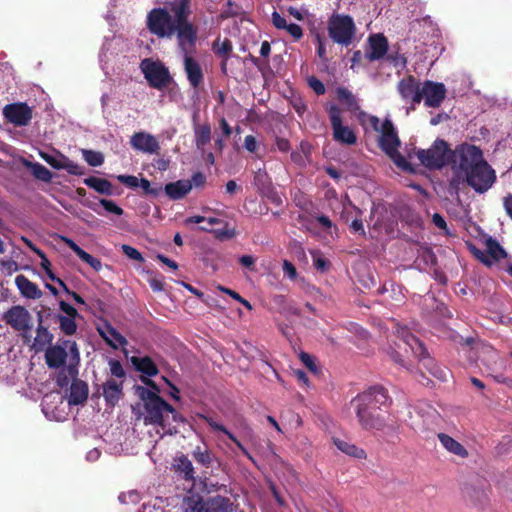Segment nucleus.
<instances>
[{
  "instance_id": "1",
  "label": "nucleus",
  "mask_w": 512,
  "mask_h": 512,
  "mask_svg": "<svg viewBox=\"0 0 512 512\" xmlns=\"http://www.w3.org/2000/svg\"><path fill=\"white\" fill-rule=\"evenodd\" d=\"M171 12L161 7L153 8L147 15L146 26L158 38L171 39L176 35L178 48L184 54L187 79L196 89L203 82L204 74L200 64L191 56L195 51L198 29L189 21V1L180 0L171 7Z\"/></svg>"
},
{
  "instance_id": "2",
  "label": "nucleus",
  "mask_w": 512,
  "mask_h": 512,
  "mask_svg": "<svg viewBox=\"0 0 512 512\" xmlns=\"http://www.w3.org/2000/svg\"><path fill=\"white\" fill-rule=\"evenodd\" d=\"M359 425L367 431L395 432L394 426L387 424L380 411L391 404L387 389L382 386H371L359 393L351 401Z\"/></svg>"
},
{
  "instance_id": "3",
  "label": "nucleus",
  "mask_w": 512,
  "mask_h": 512,
  "mask_svg": "<svg viewBox=\"0 0 512 512\" xmlns=\"http://www.w3.org/2000/svg\"><path fill=\"white\" fill-rule=\"evenodd\" d=\"M134 390L135 394L143 402V408L145 410L143 417L144 424L158 425L169 434L176 432V430L172 431L171 428H167L164 418L166 411H172L173 406L147 387L135 385Z\"/></svg>"
},
{
  "instance_id": "4",
  "label": "nucleus",
  "mask_w": 512,
  "mask_h": 512,
  "mask_svg": "<svg viewBox=\"0 0 512 512\" xmlns=\"http://www.w3.org/2000/svg\"><path fill=\"white\" fill-rule=\"evenodd\" d=\"M182 512H233V503L228 497L215 495L204 499L197 492H189L183 497Z\"/></svg>"
},
{
  "instance_id": "5",
  "label": "nucleus",
  "mask_w": 512,
  "mask_h": 512,
  "mask_svg": "<svg viewBox=\"0 0 512 512\" xmlns=\"http://www.w3.org/2000/svg\"><path fill=\"white\" fill-rule=\"evenodd\" d=\"M484 159L482 150L472 144L462 143L450 153V164L453 171L462 177L469 169Z\"/></svg>"
},
{
  "instance_id": "6",
  "label": "nucleus",
  "mask_w": 512,
  "mask_h": 512,
  "mask_svg": "<svg viewBox=\"0 0 512 512\" xmlns=\"http://www.w3.org/2000/svg\"><path fill=\"white\" fill-rule=\"evenodd\" d=\"M402 341L410 347L414 355L419 359L422 366L428 370V372L435 378L445 381L447 377V371L440 367L435 361L429 356L427 349L423 343L410 333L407 329H402Z\"/></svg>"
},
{
  "instance_id": "7",
  "label": "nucleus",
  "mask_w": 512,
  "mask_h": 512,
  "mask_svg": "<svg viewBox=\"0 0 512 512\" xmlns=\"http://www.w3.org/2000/svg\"><path fill=\"white\" fill-rule=\"evenodd\" d=\"M450 149L443 139H436L430 148L419 149L416 153L420 163L429 169H441L450 164Z\"/></svg>"
},
{
  "instance_id": "8",
  "label": "nucleus",
  "mask_w": 512,
  "mask_h": 512,
  "mask_svg": "<svg viewBox=\"0 0 512 512\" xmlns=\"http://www.w3.org/2000/svg\"><path fill=\"white\" fill-rule=\"evenodd\" d=\"M477 193L488 191L496 181L494 169L483 159L462 176Z\"/></svg>"
},
{
  "instance_id": "9",
  "label": "nucleus",
  "mask_w": 512,
  "mask_h": 512,
  "mask_svg": "<svg viewBox=\"0 0 512 512\" xmlns=\"http://www.w3.org/2000/svg\"><path fill=\"white\" fill-rule=\"evenodd\" d=\"M355 24L351 16L334 14L328 21V34L333 42L349 46L355 34Z\"/></svg>"
},
{
  "instance_id": "10",
  "label": "nucleus",
  "mask_w": 512,
  "mask_h": 512,
  "mask_svg": "<svg viewBox=\"0 0 512 512\" xmlns=\"http://www.w3.org/2000/svg\"><path fill=\"white\" fill-rule=\"evenodd\" d=\"M369 122L375 131L380 132L378 145L385 154L395 152V149L400 147L401 141L391 119H384L380 125L379 118L371 116Z\"/></svg>"
},
{
  "instance_id": "11",
  "label": "nucleus",
  "mask_w": 512,
  "mask_h": 512,
  "mask_svg": "<svg viewBox=\"0 0 512 512\" xmlns=\"http://www.w3.org/2000/svg\"><path fill=\"white\" fill-rule=\"evenodd\" d=\"M140 68L150 87L162 90L172 81L168 68L160 61L146 58L141 61Z\"/></svg>"
},
{
  "instance_id": "12",
  "label": "nucleus",
  "mask_w": 512,
  "mask_h": 512,
  "mask_svg": "<svg viewBox=\"0 0 512 512\" xmlns=\"http://www.w3.org/2000/svg\"><path fill=\"white\" fill-rule=\"evenodd\" d=\"M331 128L333 130V139L344 145H354L357 142L355 132L342 123L341 109L336 104H331L327 109Z\"/></svg>"
},
{
  "instance_id": "13",
  "label": "nucleus",
  "mask_w": 512,
  "mask_h": 512,
  "mask_svg": "<svg viewBox=\"0 0 512 512\" xmlns=\"http://www.w3.org/2000/svg\"><path fill=\"white\" fill-rule=\"evenodd\" d=\"M3 116L7 120V122L18 126H27L32 117V108L28 106L25 102H17L7 104L3 108Z\"/></svg>"
},
{
  "instance_id": "14",
  "label": "nucleus",
  "mask_w": 512,
  "mask_h": 512,
  "mask_svg": "<svg viewBox=\"0 0 512 512\" xmlns=\"http://www.w3.org/2000/svg\"><path fill=\"white\" fill-rule=\"evenodd\" d=\"M421 94L425 106L438 108L446 97V88L443 83L427 80L422 85Z\"/></svg>"
},
{
  "instance_id": "15",
  "label": "nucleus",
  "mask_w": 512,
  "mask_h": 512,
  "mask_svg": "<svg viewBox=\"0 0 512 512\" xmlns=\"http://www.w3.org/2000/svg\"><path fill=\"white\" fill-rule=\"evenodd\" d=\"M421 88L419 81L413 75L404 77L397 85V90L402 99L406 102L410 101L412 106L421 103Z\"/></svg>"
},
{
  "instance_id": "16",
  "label": "nucleus",
  "mask_w": 512,
  "mask_h": 512,
  "mask_svg": "<svg viewBox=\"0 0 512 512\" xmlns=\"http://www.w3.org/2000/svg\"><path fill=\"white\" fill-rule=\"evenodd\" d=\"M4 320L17 331H28L31 329V315L22 306H13L5 314Z\"/></svg>"
},
{
  "instance_id": "17",
  "label": "nucleus",
  "mask_w": 512,
  "mask_h": 512,
  "mask_svg": "<svg viewBox=\"0 0 512 512\" xmlns=\"http://www.w3.org/2000/svg\"><path fill=\"white\" fill-rule=\"evenodd\" d=\"M117 180L131 189L140 187L143 190V194L146 196L157 197L162 192V186L160 184L152 185L146 178L139 179L134 175H118Z\"/></svg>"
},
{
  "instance_id": "18",
  "label": "nucleus",
  "mask_w": 512,
  "mask_h": 512,
  "mask_svg": "<svg viewBox=\"0 0 512 512\" xmlns=\"http://www.w3.org/2000/svg\"><path fill=\"white\" fill-rule=\"evenodd\" d=\"M130 144L134 149L149 154L158 153L160 149L155 136L145 132H135L130 139Z\"/></svg>"
},
{
  "instance_id": "19",
  "label": "nucleus",
  "mask_w": 512,
  "mask_h": 512,
  "mask_svg": "<svg viewBox=\"0 0 512 512\" xmlns=\"http://www.w3.org/2000/svg\"><path fill=\"white\" fill-rule=\"evenodd\" d=\"M103 397L110 407H115L124 396L123 381H116L113 378L107 379L103 385Z\"/></svg>"
},
{
  "instance_id": "20",
  "label": "nucleus",
  "mask_w": 512,
  "mask_h": 512,
  "mask_svg": "<svg viewBox=\"0 0 512 512\" xmlns=\"http://www.w3.org/2000/svg\"><path fill=\"white\" fill-rule=\"evenodd\" d=\"M370 51L366 53L369 61L382 59L388 51V40L383 34H374L369 37Z\"/></svg>"
},
{
  "instance_id": "21",
  "label": "nucleus",
  "mask_w": 512,
  "mask_h": 512,
  "mask_svg": "<svg viewBox=\"0 0 512 512\" xmlns=\"http://www.w3.org/2000/svg\"><path fill=\"white\" fill-rule=\"evenodd\" d=\"M37 321L38 326L36 329V337L34 338L33 347L36 349V351H42L46 347L50 346L54 336L53 334L48 330L46 326L43 324V312L38 311L37 312Z\"/></svg>"
},
{
  "instance_id": "22",
  "label": "nucleus",
  "mask_w": 512,
  "mask_h": 512,
  "mask_svg": "<svg viewBox=\"0 0 512 512\" xmlns=\"http://www.w3.org/2000/svg\"><path fill=\"white\" fill-rule=\"evenodd\" d=\"M174 471L185 481L195 483V470L191 460L184 454L177 456L173 461Z\"/></svg>"
},
{
  "instance_id": "23",
  "label": "nucleus",
  "mask_w": 512,
  "mask_h": 512,
  "mask_svg": "<svg viewBox=\"0 0 512 512\" xmlns=\"http://www.w3.org/2000/svg\"><path fill=\"white\" fill-rule=\"evenodd\" d=\"M67 359L66 348L60 345L48 346L45 352V361L49 368L58 369L65 365Z\"/></svg>"
},
{
  "instance_id": "24",
  "label": "nucleus",
  "mask_w": 512,
  "mask_h": 512,
  "mask_svg": "<svg viewBox=\"0 0 512 512\" xmlns=\"http://www.w3.org/2000/svg\"><path fill=\"white\" fill-rule=\"evenodd\" d=\"M271 20L276 29L286 30L294 41H299L303 37V30L301 26L295 23L287 24L286 19L277 11L272 13Z\"/></svg>"
},
{
  "instance_id": "25",
  "label": "nucleus",
  "mask_w": 512,
  "mask_h": 512,
  "mask_svg": "<svg viewBox=\"0 0 512 512\" xmlns=\"http://www.w3.org/2000/svg\"><path fill=\"white\" fill-rule=\"evenodd\" d=\"M192 189L190 180L182 179L165 185L164 191L171 200L184 198Z\"/></svg>"
},
{
  "instance_id": "26",
  "label": "nucleus",
  "mask_w": 512,
  "mask_h": 512,
  "mask_svg": "<svg viewBox=\"0 0 512 512\" xmlns=\"http://www.w3.org/2000/svg\"><path fill=\"white\" fill-rule=\"evenodd\" d=\"M89 388L85 381L74 379L70 386V394L68 403L70 405H80L86 402L88 398Z\"/></svg>"
},
{
  "instance_id": "27",
  "label": "nucleus",
  "mask_w": 512,
  "mask_h": 512,
  "mask_svg": "<svg viewBox=\"0 0 512 512\" xmlns=\"http://www.w3.org/2000/svg\"><path fill=\"white\" fill-rule=\"evenodd\" d=\"M15 284L20 293L28 299H39L42 297V291L39 287L22 274L16 276Z\"/></svg>"
},
{
  "instance_id": "28",
  "label": "nucleus",
  "mask_w": 512,
  "mask_h": 512,
  "mask_svg": "<svg viewBox=\"0 0 512 512\" xmlns=\"http://www.w3.org/2000/svg\"><path fill=\"white\" fill-rule=\"evenodd\" d=\"M201 419H203L214 431H219L224 433L231 441L235 443V445L239 448L243 455H245L248 459L254 461L251 454L248 450L242 445V443L235 437L233 433H231L223 424L216 422L212 417L206 415H200Z\"/></svg>"
},
{
  "instance_id": "29",
  "label": "nucleus",
  "mask_w": 512,
  "mask_h": 512,
  "mask_svg": "<svg viewBox=\"0 0 512 512\" xmlns=\"http://www.w3.org/2000/svg\"><path fill=\"white\" fill-rule=\"evenodd\" d=\"M201 419H203L214 431H219L224 433L231 441L235 443V445L239 448L243 455H245L248 459L254 461L251 454L248 450L242 445V443L235 437L233 433H231L223 424L216 422L212 417L206 415H200Z\"/></svg>"
},
{
  "instance_id": "30",
  "label": "nucleus",
  "mask_w": 512,
  "mask_h": 512,
  "mask_svg": "<svg viewBox=\"0 0 512 512\" xmlns=\"http://www.w3.org/2000/svg\"><path fill=\"white\" fill-rule=\"evenodd\" d=\"M131 363L134 368L147 377L156 376L159 373V369L156 363L149 356L131 358Z\"/></svg>"
},
{
  "instance_id": "31",
  "label": "nucleus",
  "mask_w": 512,
  "mask_h": 512,
  "mask_svg": "<svg viewBox=\"0 0 512 512\" xmlns=\"http://www.w3.org/2000/svg\"><path fill=\"white\" fill-rule=\"evenodd\" d=\"M193 130L195 146L198 150L203 151L211 141V125L208 122L198 124L194 121Z\"/></svg>"
},
{
  "instance_id": "32",
  "label": "nucleus",
  "mask_w": 512,
  "mask_h": 512,
  "mask_svg": "<svg viewBox=\"0 0 512 512\" xmlns=\"http://www.w3.org/2000/svg\"><path fill=\"white\" fill-rule=\"evenodd\" d=\"M439 442L442 446L450 453L465 458L468 456L467 449L454 438L445 433H439L437 435Z\"/></svg>"
},
{
  "instance_id": "33",
  "label": "nucleus",
  "mask_w": 512,
  "mask_h": 512,
  "mask_svg": "<svg viewBox=\"0 0 512 512\" xmlns=\"http://www.w3.org/2000/svg\"><path fill=\"white\" fill-rule=\"evenodd\" d=\"M99 333L105 342L114 349L127 344L126 338L110 324L105 326V330L99 329Z\"/></svg>"
},
{
  "instance_id": "34",
  "label": "nucleus",
  "mask_w": 512,
  "mask_h": 512,
  "mask_svg": "<svg viewBox=\"0 0 512 512\" xmlns=\"http://www.w3.org/2000/svg\"><path fill=\"white\" fill-rule=\"evenodd\" d=\"M464 497L475 506H483L487 500V493L482 487L466 485L463 489Z\"/></svg>"
},
{
  "instance_id": "35",
  "label": "nucleus",
  "mask_w": 512,
  "mask_h": 512,
  "mask_svg": "<svg viewBox=\"0 0 512 512\" xmlns=\"http://www.w3.org/2000/svg\"><path fill=\"white\" fill-rule=\"evenodd\" d=\"M334 445L343 453L352 456L356 459H365L366 452L362 448L357 447L356 445L347 442L346 440L340 438H333Z\"/></svg>"
},
{
  "instance_id": "36",
  "label": "nucleus",
  "mask_w": 512,
  "mask_h": 512,
  "mask_svg": "<svg viewBox=\"0 0 512 512\" xmlns=\"http://www.w3.org/2000/svg\"><path fill=\"white\" fill-rule=\"evenodd\" d=\"M213 53L224 60H229L233 53L232 41L228 38L221 40L219 37L212 43Z\"/></svg>"
},
{
  "instance_id": "37",
  "label": "nucleus",
  "mask_w": 512,
  "mask_h": 512,
  "mask_svg": "<svg viewBox=\"0 0 512 512\" xmlns=\"http://www.w3.org/2000/svg\"><path fill=\"white\" fill-rule=\"evenodd\" d=\"M84 184L88 186L89 188L94 189L100 194H104L107 196H110L113 194L112 191V183L104 178H98V177H88L84 179Z\"/></svg>"
},
{
  "instance_id": "38",
  "label": "nucleus",
  "mask_w": 512,
  "mask_h": 512,
  "mask_svg": "<svg viewBox=\"0 0 512 512\" xmlns=\"http://www.w3.org/2000/svg\"><path fill=\"white\" fill-rule=\"evenodd\" d=\"M24 165L29 168L32 172V175L45 183H50L53 178V174L49 169H47L44 165L40 163H33L30 161H24Z\"/></svg>"
},
{
  "instance_id": "39",
  "label": "nucleus",
  "mask_w": 512,
  "mask_h": 512,
  "mask_svg": "<svg viewBox=\"0 0 512 512\" xmlns=\"http://www.w3.org/2000/svg\"><path fill=\"white\" fill-rule=\"evenodd\" d=\"M486 250L489 258L494 262L507 257V253L504 248L498 243V241L492 237L486 240Z\"/></svg>"
},
{
  "instance_id": "40",
  "label": "nucleus",
  "mask_w": 512,
  "mask_h": 512,
  "mask_svg": "<svg viewBox=\"0 0 512 512\" xmlns=\"http://www.w3.org/2000/svg\"><path fill=\"white\" fill-rule=\"evenodd\" d=\"M336 97L349 111H355L359 108L356 97L346 87H338L336 89Z\"/></svg>"
},
{
  "instance_id": "41",
  "label": "nucleus",
  "mask_w": 512,
  "mask_h": 512,
  "mask_svg": "<svg viewBox=\"0 0 512 512\" xmlns=\"http://www.w3.org/2000/svg\"><path fill=\"white\" fill-rule=\"evenodd\" d=\"M192 457L197 463L206 468L211 467L215 460L214 454L209 449L202 448L201 446H197L192 451Z\"/></svg>"
},
{
  "instance_id": "42",
  "label": "nucleus",
  "mask_w": 512,
  "mask_h": 512,
  "mask_svg": "<svg viewBox=\"0 0 512 512\" xmlns=\"http://www.w3.org/2000/svg\"><path fill=\"white\" fill-rule=\"evenodd\" d=\"M54 319L59 322L60 330L67 336H71L77 331L76 317L55 314Z\"/></svg>"
},
{
  "instance_id": "43",
  "label": "nucleus",
  "mask_w": 512,
  "mask_h": 512,
  "mask_svg": "<svg viewBox=\"0 0 512 512\" xmlns=\"http://www.w3.org/2000/svg\"><path fill=\"white\" fill-rule=\"evenodd\" d=\"M253 183L261 193H266L272 188L271 179L265 169H258L255 172Z\"/></svg>"
},
{
  "instance_id": "44",
  "label": "nucleus",
  "mask_w": 512,
  "mask_h": 512,
  "mask_svg": "<svg viewBox=\"0 0 512 512\" xmlns=\"http://www.w3.org/2000/svg\"><path fill=\"white\" fill-rule=\"evenodd\" d=\"M388 355L394 363L398 364L403 368H406L408 371L412 373H415L416 379L420 383L424 384V379H426L424 374L419 370L413 371L412 369H410V367L406 365L404 359L402 358L401 354L398 351L391 348L390 351L388 352Z\"/></svg>"
},
{
  "instance_id": "45",
  "label": "nucleus",
  "mask_w": 512,
  "mask_h": 512,
  "mask_svg": "<svg viewBox=\"0 0 512 512\" xmlns=\"http://www.w3.org/2000/svg\"><path fill=\"white\" fill-rule=\"evenodd\" d=\"M84 160L92 167L101 166L104 162V156L101 152L94 150H82Z\"/></svg>"
},
{
  "instance_id": "46",
  "label": "nucleus",
  "mask_w": 512,
  "mask_h": 512,
  "mask_svg": "<svg viewBox=\"0 0 512 512\" xmlns=\"http://www.w3.org/2000/svg\"><path fill=\"white\" fill-rule=\"evenodd\" d=\"M61 169L66 170L71 175L80 176L85 173V169L83 166H80L77 163L73 162L67 156H62Z\"/></svg>"
},
{
  "instance_id": "47",
  "label": "nucleus",
  "mask_w": 512,
  "mask_h": 512,
  "mask_svg": "<svg viewBox=\"0 0 512 512\" xmlns=\"http://www.w3.org/2000/svg\"><path fill=\"white\" fill-rule=\"evenodd\" d=\"M399 148L395 149V152L386 153V155L394 162V164L404 171H411V164L406 158L398 151Z\"/></svg>"
},
{
  "instance_id": "48",
  "label": "nucleus",
  "mask_w": 512,
  "mask_h": 512,
  "mask_svg": "<svg viewBox=\"0 0 512 512\" xmlns=\"http://www.w3.org/2000/svg\"><path fill=\"white\" fill-rule=\"evenodd\" d=\"M39 155L52 168L58 169V170L61 169V166H62V156H64L63 154L59 153L58 155H51L49 153L41 151L39 153Z\"/></svg>"
},
{
  "instance_id": "49",
  "label": "nucleus",
  "mask_w": 512,
  "mask_h": 512,
  "mask_svg": "<svg viewBox=\"0 0 512 512\" xmlns=\"http://www.w3.org/2000/svg\"><path fill=\"white\" fill-rule=\"evenodd\" d=\"M79 258L90 265L96 272L102 269V263L98 258L93 257L91 254L86 252L85 250L81 253Z\"/></svg>"
},
{
  "instance_id": "50",
  "label": "nucleus",
  "mask_w": 512,
  "mask_h": 512,
  "mask_svg": "<svg viewBox=\"0 0 512 512\" xmlns=\"http://www.w3.org/2000/svg\"><path fill=\"white\" fill-rule=\"evenodd\" d=\"M101 206L109 213L121 216L124 211L114 201L108 199H100Z\"/></svg>"
},
{
  "instance_id": "51",
  "label": "nucleus",
  "mask_w": 512,
  "mask_h": 512,
  "mask_svg": "<svg viewBox=\"0 0 512 512\" xmlns=\"http://www.w3.org/2000/svg\"><path fill=\"white\" fill-rule=\"evenodd\" d=\"M121 249H122V252L128 258L138 261V262H144V258L142 256V254L136 248H134L130 245H127V244H123Z\"/></svg>"
},
{
  "instance_id": "52",
  "label": "nucleus",
  "mask_w": 512,
  "mask_h": 512,
  "mask_svg": "<svg viewBox=\"0 0 512 512\" xmlns=\"http://www.w3.org/2000/svg\"><path fill=\"white\" fill-rule=\"evenodd\" d=\"M307 82H308L309 87L315 92L316 95L320 96V95L325 94V91H326L325 86H324L323 82L320 81L317 77L310 76L307 79Z\"/></svg>"
},
{
  "instance_id": "53",
  "label": "nucleus",
  "mask_w": 512,
  "mask_h": 512,
  "mask_svg": "<svg viewBox=\"0 0 512 512\" xmlns=\"http://www.w3.org/2000/svg\"><path fill=\"white\" fill-rule=\"evenodd\" d=\"M470 251L484 265H486L488 267L492 266L493 261L487 255V250L486 251H482V250L478 249L477 247L472 246L470 248Z\"/></svg>"
},
{
  "instance_id": "54",
  "label": "nucleus",
  "mask_w": 512,
  "mask_h": 512,
  "mask_svg": "<svg viewBox=\"0 0 512 512\" xmlns=\"http://www.w3.org/2000/svg\"><path fill=\"white\" fill-rule=\"evenodd\" d=\"M299 358L301 360V362L313 373H317V366H316V363H315V358L306 353V352H301L300 355H299Z\"/></svg>"
},
{
  "instance_id": "55",
  "label": "nucleus",
  "mask_w": 512,
  "mask_h": 512,
  "mask_svg": "<svg viewBox=\"0 0 512 512\" xmlns=\"http://www.w3.org/2000/svg\"><path fill=\"white\" fill-rule=\"evenodd\" d=\"M109 366H110V372L113 376H115L117 378L125 377V370L120 361L111 359L109 361Z\"/></svg>"
},
{
  "instance_id": "56",
  "label": "nucleus",
  "mask_w": 512,
  "mask_h": 512,
  "mask_svg": "<svg viewBox=\"0 0 512 512\" xmlns=\"http://www.w3.org/2000/svg\"><path fill=\"white\" fill-rule=\"evenodd\" d=\"M316 41H317V55L318 57L324 62V63H328V57H327V52H326V48H325V44H324V38L320 35V34H317L316 35Z\"/></svg>"
},
{
  "instance_id": "57",
  "label": "nucleus",
  "mask_w": 512,
  "mask_h": 512,
  "mask_svg": "<svg viewBox=\"0 0 512 512\" xmlns=\"http://www.w3.org/2000/svg\"><path fill=\"white\" fill-rule=\"evenodd\" d=\"M283 271L284 274L289 277L291 280H295L297 278V270L294 264L288 260L283 261Z\"/></svg>"
},
{
  "instance_id": "58",
  "label": "nucleus",
  "mask_w": 512,
  "mask_h": 512,
  "mask_svg": "<svg viewBox=\"0 0 512 512\" xmlns=\"http://www.w3.org/2000/svg\"><path fill=\"white\" fill-rule=\"evenodd\" d=\"M255 262L256 258L252 255H243L239 258V263L250 271H255Z\"/></svg>"
},
{
  "instance_id": "59",
  "label": "nucleus",
  "mask_w": 512,
  "mask_h": 512,
  "mask_svg": "<svg viewBox=\"0 0 512 512\" xmlns=\"http://www.w3.org/2000/svg\"><path fill=\"white\" fill-rule=\"evenodd\" d=\"M252 62V64L264 75L265 71L268 69L269 65L267 62L261 61L258 57H255L252 54H249L246 58Z\"/></svg>"
},
{
  "instance_id": "60",
  "label": "nucleus",
  "mask_w": 512,
  "mask_h": 512,
  "mask_svg": "<svg viewBox=\"0 0 512 512\" xmlns=\"http://www.w3.org/2000/svg\"><path fill=\"white\" fill-rule=\"evenodd\" d=\"M59 307H60L61 311L66 314L65 316H70V317H78L79 316L78 311L72 305H70L69 303H67L65 301H60Z\"/></svg>"
},
{
  "instance_id": "61",
  "label": "nucleus",
  "mask_w": 512,
  "mask_h": 512,
  "mask_svg": "<svg viewBox=\"0 0 512 512\" xmlns=\"http://www.w3.org/2000/svg\"><path fill=\"white\" fill-rule=\"evenodd\" d=\"M192 187H203L206 183V176L202 172H196L191 178Z\"/></svg>"
},
{
  "instance_id": "62",
  "label": "nucleus",
  "mask_w": 512,
  "mask_h": 512,
  "mask_svg": "<svg viewBox=\"0 0 512 512\" xmlns=\"http://www.w3.org/2000/svg\"><path fill=\"white\" fill-rule=\"evenodd\" d=\"M244 147L249 152H255L257 149V140L253 135H247L244 139Z\"/></svg>"
},
{
  "instance_id": "63",
  "label": "nucleus",
  "mask_w": 512,
  "mask_h": 512,
  "mask_svg": "<svg viewBox=\"0 0 512 512\" xmlns=\"http://www.w3.org/2000/svg\"><path fill=\"white\" fill-rule=\"evenodd\" d=\"M149 286L154 292H161L164 290V282L159 278L149 279Z\"/></svg>"
},
{
  "instance_id": "64",
  "label": "nucleus",
  "mask_w": 512,
  "mask_h": 512,
  "mask_svg": "<svg viewBox=\"0 0 512 512\" xmlns=\"http://www.w3.org/2000/svg\"><path fill=\"white\" fill-rule=\"evenodd\" d=\"M503 207L506 214L512 220V194H508L503 198Z\"/></svg>"
}]
</instances>
